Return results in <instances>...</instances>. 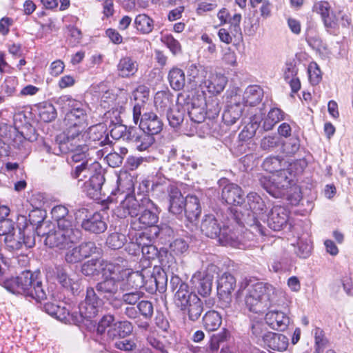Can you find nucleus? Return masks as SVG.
<instances>
[{
	"label": "nucleus",
	"mask_w": 353,
	"mask_h": 353,
	"mask_svg": "<svg viewBox=\"0 0 353 353\" xmlns=\"http://www.w3.org/2000/svg\"><path fill=\"white\" fill-rule=\"evenodd\" d=\"M37 212L32 211L29 214V222L33 225L37 224V234L46 236L45 243L50 248L60 250L69 249L81 239V231L77 228L73 215L65 205H59L52 209V219L57 224V228L54 231L49 229L50 223L44 221L42 217L37 221L32 219Z\"/></svg>",
	"instance_id": "1"
},
{
	"label": "nucleus",
	"mask_w": 353,
	"mask_h": 353,
	"mask_svg": "<svg viewBox=\"0 0 353 353\" xmlns=\"http://www.w3.org/2000/svg\"><path fill=\"white\" fill-rule=\"evenodd\" d=\"M238 294L244 297L245 307L250 312L263 314L279 303L282 291L271 284L245 278L240 283Z\"/></svg>",
	"instance_id": "2"
},
{
	"label": "nucleus",
	"mask_w": 353,
	"mask_h": 353,
	"mask_svg": "<svg viewBox=\"0 0 353 353\" xmlns=\"http://www.w3.org/2000/svg\"><path fill=\"white\" fill-rule=\"evenodd\" d=\"M283 159L269 157L263 163V168L272 175L261 176L259 179L261 185L266 191L275 198L288 197V188L292 179L288 176V170L282 167Z\"/></svg>",
	"instance_id": "3"
},
{
	"label": "nucleus",
	"mask_w": 353,
	"mask_h": 353,
	"mask_svg": "<svg viewBox=\"0 0 353 353\" xmlns=\"http://www.w3.org/2000/svg\"><path fill=\"white\" fill-rule=\"evenodd\" d=\"M247 205L249 210L246 214H242L241 216L235 215L236 223L239 225L250 227L243 234V237L250 238V235L256 237H263L265 235V228L261 223V221H265L266 216L265 204L262 198L255 192H250L247 196Z\"/></svg>",
	"instance_id": "4"
},
{
	"label": "nucleus",
	"mask_w": 353,
	"mask_h": 353,
	"mask_svg": "<svg viewBox=\"0 0 353 353\" xmlns=\"http://www.w3.org/2000/svg\"><path fill=\"white\" fill-rule=\"evenodd\" d=\"M3 287L13 294H23L40 302L47 298L41 279L30 271L22 272L19 276L3 281Z\"/></svg>",
	"instance_id": "5"
},
{
	"label": "nucleus",
	"mask_w": 353,
	"mask_h": 353,
	"mask_svg": "<svg viewBox=\"0 0 353 353\" xmlns=\"http://www.w3.org/2000/svg\"><path fill=\"white\" fill-rule=\"evenodd\" d=\"M86 128H80L79 125L65 126L63 137L61 135L58 137V140H60V152H71V159L75 163L91 155L88 145L85 143Z\"/></svg>",
	"instance_id": "6"
},
{
	"label": "nucleus",
	"mask_w": 353,
	"mask_h": 353,
	"mask_svg": "<svg viewBox=\"0 0 353 353\" xmlns=\"http://www.w3.org/2000/svg\"><path fill=\"white\" fill-rule=\"evenodd\" d=\"M200 228L201 232L206 236L212 239L218 237L223 245H230L239 249H245L251 246V244L248 245L245 242L243 235L239 236L234 232L229 230L228 228H222L213 214H207L203 218Z\"/></svg>",
	"instance_id": "7"
},
{
	"label": "nucleus",
	"mask_w": 353,
	"mask_h": 353,
	"mask_svg": "<svg viewBox=\"0 0 353 353\" xmlns=\"http://www.w3.org/2000/svg\"><path fill=\"white\" fill-rule=\"evenodd\" d=\"M56 103L65 112L64 117L65 126H88V107L79 101L72 99L69 95L59 97Z\"/></svg>",
	"instance_id": "8"
},
{
	"label": "nucleus",
	"mask_w": 353,
	"mask_h": 353,
	"mask_svg": "<svg viewBox=\"0 0 353 353\" xmlns=\"http://www.w3.org/2000/svg\"><path fill=\"white\" fill-rule=\"evenodd\" d=\"M117 190L114 194L125 193V199L115 210L117 216L121 219L130 216L132 219L139 216L142 208V198L137 199L134 196L130 194L133 191V184L130 179L122 180L119 178Z\"/></svg>",
	"instance_id": "9"
},
{
	"label": "nucleus",
	"mask_w": 353,
	"mask_h": 353,
	"mask_svg": "<svg viewBox=\"0 0 353 353\" xmlns=\"http://www.w3.org/2000/svg\"><path fill=\"white\" fill-rule=\"evenodd\" d=\"M122 268L117 265V259H111V263L105 265L102 274L103 281L96 285L98 294L103 298L110 299L112 298L120 290V272Z\"/></svg>",
	"instance_id": "10"
},
{
	"label": "nucleus",
	"mask_w": 353,
	"mask_h": 353,
	"mask_svg": "<svg viewBox=\"0 0 353 353\" xmlns=\"http://www.w3.org/2000/svg\"><path fill=\"white\" fill-rule=\"evenodd\" d=\"M143 105L135 103L132 109L133 121L139 124V129L153 136L159 134L163 129V122L154 112H144Z\"/></svg>",
	"instance_id": "11"
},
{
	"label": "nucleus",
	"mask_w": 353,
	"mask_h": 353,
	"mask_svg": "<svg viewBox=\"0 0 353 353\" xmlns=\"http://www.w3.org/2000/svg\"><path fill=\"white\" fill-rule=\"evenodd\" d=\"M159 221L157 206L147 196L142 197V208L136 218L132 219L130 225L135 230L155 225Z\"/></svg>",
	"instance_id": "12"
},
{
	"label": "nucleus",
	"mask_w": 353,
	"mask_h": 353,
	"mask_svg": "<svg viewBox=\"0 0 353 353\" xmlns=\"http://www.w3.org/2000/svg\"><path fill=\"white\" fill-rule=\"evenodd\" d=\"M117 265L122 268L120 275V290L123 292L139 290L143 287L144 276L141 272H134L128 268V262L122 257H117Z\"/></svg>",
	"instance_id": "13"
},
{
	"label": "nucleus",
	"mask_w": 353,
	"mask_h": 353,
	"mask_svg": "<svg viewBox=\"0 0 353 353\" xmlns=\"http://www.w3.org/2000/svg\"><path fill=\"white\" fill-rule=\"evenodd\" d=\"M87 213L88 210L85 208H81L74 213L76 222L83 219L81 227L83 230L94 234H100L106 230L107 224L101 213L95 212L90 216Z\"/></svg>",
	"instance_id": "14"
},
{
	"label": "nucleus",
	"mask_w": 353,
	"mask_h": 353,
	"mask_svg": "<svg viewBox=\"0 0 353 353\" xmlns=\"http://www.w3.org/2000/svg\"><path fill=\"white\" fill-rule=\"evenodd\" d=\"M170 285L174 294V303L181 310L186 308L188 303L192 301L193 296H197L196 294L190 292L188 283L176 275L172 276Z\"/></svg>",
	"instance_id": "15"
},
{
	"label": "nucleus",
	"mask_w": 353,
	"mask_h": 353,
	"mask_svg": "<svg viewBox=\"0 0 353 353\" xmlns=\"http://www.w3.org/2000/svg\"><path fill=\"white\" fill-rule=\"evenodd\" d=\"M101 301L97 296L94 288H88L84 301L79 304V309L81 316L86 319L95 317L101 305Z\"/></svg>",
	"instance_id": "16"
},
{
	"label": "nucleus",
	"mask_w": 353,
	"mask_h": 353,
	"mask_svg": "<svg viewBox=\"0 0 353 353\" xmlns=\"http://www.w3.org/2000/svg\"><path fill=\"white\" fill-rule=\"evenodd\" d=\"M80 165H77L72 168L70 175L72 179H77L79 182L88 180L90 176L94 172L100 170V164L87 156L85 159L81 160Z\"/></svg>",
	"instance_id": "17"
},
{
	"label": "nucleus",
	"mask_w": 353,
	"mask_h": 353,
	"mask_svg": "<svg viewBox=\"0 0 353 353\" xmlns=\"http://www.w3.org/2000/svg\"><path fill=\"white\" fill-rule=\"evenodd\" d=\"M227 82L228 79L223 74L209 72L200 88L203 93L207 91L212 95H216L223 91Z\"/></svg>",
	"instance_id": "18"
},
{
	"label": "nucleus",
	"mask_w": 353,
	"mask_h": 353,
	"mask_svg": "<svg viewBox=\"0 0 353 353\" xmlns=\"http://www.w3.org/2000/svg\"><path fill=\"white\" fill-rule=\"evenodd\" d=\"M85 139V143L88 145V147L93 148L103 146L110 142L105 125L102 123L90 127L86 132Z\"/></svg>",
	"instance_id": "19"
},
{
	"label": "nucleus",
	"mask_w": 353,
	"mask_h": 353,
	"mask_svg": "<svg viewBox=\"0 0 353 353\" xmlns=\"http://www.w3.org/2000/svg\"><path fill=\"white\" fill-rule=\"evenodd\" d=\"M127 139L131 141L139 151L146 150L154 141L153 136L134 128H130L128 130Z\"/></svg>",
	"instance_id": "20"
},
{
	"label": "nucleus",
	"mask_w": 353,
	"mask_h": 353,
	"mask_svg": "<svg viewBox=\"0 0 353 353\" xmlns=\"http://www.w3.org/2000/svg\"><path fill=\"white\" fill-rule=\"evenodd\" d=\"M289 219L288 210L282 206H274L268 217V226L275 230L279 231L287 225Z\"/></svg>",
	"instance_id": "21"
},
{
	"label": "nucleus",
	"mask_w": 353,
	"mask_h": 353,
	"mask_svg": "<svg viewBox=\"0 0 353 353\" xmlns=\"http://www.w3.org/2000/svg\"><path fill=\"white\" fill-rule=\"evenodd\" d=\"M4 243L7 248L11 251H17L23 246L30 248L34 245V239L32 236L25 235V232L19 229L18 234L15 232L4 238Z\"/></svg>",
	"instance_id": "22"
},
{
	"label": "nucleus",
	"mask_w": 353,
	"mask_h": 353,
	"mask_svg": "<svg viewBox=\"0 0 353 353\" xmlns=\"http://www.w3.org/2000/svg\"><path fill=\"white\" fill-rule=\"evenodd\" d=\"M213 275L204 272H196L191 279V283L198 293L206 296L210 294L212 290Z\"/></svg>",
	"instance_id": "23"
},
{
	"label": "nucleus",
	"mask_w": 353,
	"mask_h": 353,
	"mask_svg": "<svg viewBox=\"0 0 353 353\" xmlns=\"http://www.w3.org/2000/svg\"><path fill=\"white\" fill-rule=\"evenodd\" d=\"M104 181L102 168L100 166V170L94 172L88 180L83 182V191L90 197L97 196L100 193Z\"/></svg>",
	"instance_id": "24"
},
{
	"label": "nucleus",
	"mask_w": 353,
	"mask_h": 353,
	"mask_svg": "<svg viewBox=\"0 0 353 353\" xmlns=\"http://www.w3.org/2000/svg\"><path fill=\"white\" fill-rule=\"evenodd\" d=\"M221 197L225 203L230 205H239L244 201L242 189L234 183H228L224 186Z\"/></svg>",
	"instance_id": "25"
},
{
	"label": "nucleus",
	"mask_w": 353,
	"mask_h": 353,
	"mask_svg": "<svg viewBox=\"0 0 353 353\" xmlns=\"http://www.w3.org/2000/svg\"><path fill=\"white\" fill-rule=\"evenodd\" d=\"M265 321L274 330H285L289 323V317L283 312L279 310H270L265 314Z\"/></svg>",
	"instance_id": "26"
},
{
	"label": "nucleus",
	"mask_w": 353,
	"mask_h": 353,
	"mask_svg": "<svg viewBox=\"0 0 353 353\" xmlns=\"http://www.w3.org/2000/svg\"><path fill=\"white\" fill-rule=\"evenodd\" d=\"M54 274L57 281L65 289L72 291L73 294L79 288V284L77 279L68 275L67 270L62 265L55 267Z\"/></svg>",
	"instance_id": "27"
},
{
	"label": "nucleus",
	"mask_w": 353,
	"mask_h": 353,
	"mask_svg": "<svg viewBox=\"0 0 353 353\" xmlns=\"http://www.w3.org/2000/svg\"><path fill=\"white\" fill-rule=\"evenodd\" d=\"M204 99H191V102L188 103L186 105V110L190 119L194 123H202L206 116L205 108L203 107Z\"/></svg>",
	"instance_id": "28"
},
{
	"label": "nucleus",
	"mask_w": 353,
	"mask_h": 353,
	"mask_svg": "<svg viewBox=\"0 0 353 353\" xmlns=\"http://www.w3.org/2000/svg\"><path fill=\"white\" fill-rule=\"evenodd\" d=\"M169 211L173 214L181 216L184 211L185 199L177 188H170L169 190Z\"/></svg>",
	"instance_id": "29"
},
{
	"label": "nucleus",
	"mask_w": 353,
	"mask_h": 353,
	"mask_svg": "<svg viewBox=\"0 0 353 353\" xmlns=\"http://www.w3.org/2000/svg\"><path fill=\"white\" fill-rule=\"evenodd\" d=\"M139 64L131 57L125 56L120 59L117 65V74L122 78L134 76L138 71Z\"/></svg>",
	"instance_id": "30"
},
{
	"label": "nucleus",
	"mask_w": 353,
	"mask_h": 353,
	"mask_svg": "<svg viewBox=\"0 0 353 353\" xmlns=\"http://www.w3.org/2000/svg\"><path fill=\"white\" fill-rule=\"evenodd\" d=\"M235 97L223 113V121L227 125H232L241 117L243 112V105L241 102L237 101Z\"/></svg>",
	"instance_id": "31"
},
{
	"label": "nucleus",
	"mask_w": 353,
	"mask_h": 353,
	"mask_svg": "<svg viewBox=\"0 0 353 353\" xmlns=\"http://www.w3.org/2000/svg\"><path fill=\"white\" fill-rule=\"evenodd\" d=\"M263 97V90L256 85H249L243 92V106H255L259 104Z\"/></svg>",
	"instance_id": "32"
},
{
	"label": "nucleus",
	"mask_w": 353,
	"mask_h": 353,
	"mask_svg": "<svg viewBox=\"0 0 353 353\" xmlns=\"http://www.w3.org/2000/svg\"><path fill=\"white\" fill-rule=\"evenodd\" d=\"M111 260L106 261L101 259H92L85 262L81 267V272L85 276H94L100 273L103 274V268L110 263Z\"/></svg>",
	"instance_id": "33"
},
{
	"label": "nucleus",
	"mask_w": 353,
	"mask_h": 353,
	"mask_svg": "<svg viewBox=\"0 0 353 353\" xmlns=\"http://www.w3.org/2000/svg\"><path fill=\"white\" fill-rule=\"evenodd\" d=\"M183 212L189 221L194 222L197 220L201 212V208L199 200L196 196L188 195L186 196Z\"/></svg>",
	"instance_id": "34"
},
{
	"label": "nucleus",
	"mask_w": 353,
	"mask_h": 353,
	"mask_svg": "<svg viewBox=\"0 0 353 353\" xmlns=\"http://www.w3.org/2000/svg\"><path fill=\"white\" fill-rule=\"evenodd\" d=\"M263 346H267L273 350L284 351L288 347V338L283 334L270 332Z\"/></svg>",
	"instance_id": "35"
},
{
	"label": "nucleus",
	"mask_w": 353,
	"mask_h": 353,
	"mask_svg": "<svg viewBox=\"0 0 353 353\" xmlns=\"http://www.w3.org/2000/svg\"><path fill=\"white\" fill-rule=\"evenodd\" d=\"M187 74L192 86L201 88L208 72L203 66L192 63L188 68Z\"/></svg>",
	"instance_id": "36"
},
{
	"label": "nucleus",
	"mask_w": 353,
	"mask_h": 353,
	"mask_svg": "<svg viewBox=\"0 0 353 353\" xmlns=\"http://www.w3.org/2000/svg\"><path fill=\"white\" fill-rule=\"evenodd\" d=\"M133 330L132 324L128 321H118L112 324V326L107 331L110 339L125 338L130 334Z\"/></svg>",
	"instance_id": "37"
},
{
	"label": "nucleus",
	"mask_w": 353,
	"mask_h": 353,
	"mask_svg": "<svg viewBox=\"0 0 353 353\" xmlns=\"http://www.w3.org/2000/svg\"><path fill=\"white\" fill-rule=\"evenodd\" d=\"M168 78L171 88L174 90H181L185 85V73L179 68H172L168 72Z\"/></svg>",
	"instance_id": "38"
},
{
	"label": "nucleus",
	"mask_w": 353,
	"mask_h": 353,
	"mask_svg": "<svg viewBox=\"0 0 353 353\" xmlns=\"http://www.w3.org/2000/svg\"><path fill=\"white\" fill-rule=\"evenodd\" d=\"M251 337L256 343L261 346L267 339L266 336L270 332L267 331L265 325L262 321L252 322L250 326Z\"/></svg>",
	"instance_id": "39"
},
{
	"label": "nucleus",
	"mask_w": 353,
	"mask_h": 353,
	"mask_svg": "<svg viewBox=\"0 0 353 353\" xmlns=\"http://www.w3.org/2000/svg\"><path fill=\"white\" fill-rule=\"evenodd\" d=\"M205 329L209 332L218 330L222 323V318L219 312L214 310L207 312L203 317Z\"/></svg>",
	"instance_id": "40"
},
{
	"label": "nucleus",
	"mask_w": 353,
	"mask_h": 353,
	"mask_svg": "<svg viewBox=\"0 0 353 353\" xmlns=\"http://www.w3.org/2000/svg\"><path fill=\"white\" fill-rule=\"evenodd\" d=\"M306 41L311 48L319 52L323 57H327L330 54L326 46L323 43V41L317 34L308 31L306 34Z\"/></svg>",
	"instance_id": "41"
},
{
	"label": "nucleus",
	"mask_w": 353,
	"mask_h": 353,
	"mask_svg": "<svg viewBox=\"0 0 353 353\" xmlns=\"http://www.w3.org/2000/svg\"><path fill=\"white\" fill-rule=\"evenodd\" d=\"M182 310L187 312L190 320L195 321L199 319L203 312V302L197 296H193L192 301L188 303L186 308Z\"/></svg>",
	"instance_id": "42"
},
{
	"label": "nucleus",
	"mask_w": 353,
	"mask_h": 353,
	"mask_svg": "<svg viewBox=\"0 0 353 353\" xmlns=\"http://www.w3.org/2000/svg\"><path fill=\"white\" fill-rule=\"evenodd\" d=\"M236 279L229 272L223 273L218 280V290L224 294H230L236 287Z\"/></svg>",
	"instance_id": "43"
},
{
	"label": "nucleus",
	"mask_w": 353,
	"mask_h": 353,
	"mask_svg": "<svg viewBox=\"0 0 353 353\" xmlns=\"http://www.w3.org/2000/svg\"><path fill=\"white\" fill-rule=\"evenodd\" d=\"M283 119L284 113L281 109L272 108L263 121V128L265 131L271 130L277 123Z\"/></svg>",
	"instance_id": "44"
},
{
	"label": "nucleus",
	"mask_w": 353,
	"mask_h": 353,
	"mask_svg": "<svg viewBox=\"0 0 353 353\" xmlns=\"http://www.w3.org/2000/svg\"><path fill=\"white\" fill-rule=\"evenodd\" d=\"M137 30L143 34L151 32L154 28L153 20L145 14H138L134 20Z\"/></svg>",
	"instance_id": "45"
},
{
	"label": "nucleus",
	"mask_w": 353,
	"mask_h": 353,
	"mask_svg": "<svg viewBox=\"0 0 353 353\" xmlns=\"http://www.w3.org/2000/svg\"><path fill=\"white\" fill-rule=\"evenodd\" d=\"M185 111L183 108H180L179 106L170 108L167 113L170 125L173 128L179 126L184 119Z\"/></svg>",
	"instance_id": "46"
},
{
	"label": "nucleus",
	"mask_w": 353,
	"mask_h": 353,
	"mask_svg": "<svg viewBox=\"0 0 353 353\" xmlns=\"http://www.w3.org/2000/svg\"><path fill=\"white\" fill-rule=\"evenodd\" d=\"M306 167V165L305 164V162L303 161H297L294 163L290 164L288 165V169H285V170H288V176L290 179H292V183L291 184L290 188H288V197H286L288 199H290V192L296 189V188H294L293 185H294V178L299 174H301L305 168Z\"/></svg>",
	"instance_id": "47"
},
{
	"label": "nucleus",
	"mask_w": 353,
	"mask_h": 353,
	"mask_svg": "<svg viewBox=\"0 0 353 353\" xmlns=\"http://www.w3.org/2000/svg\"><path fill=\"white\" fill-rule=\"evenodd\" d=\"M39 116L44 122H50L57 117V111L50 103H44L39 107Z\"/></svg>",
	"instance_id": "48"
},
{
	"label": "nucleus",
	"mask_w": 353,
	"mask_h": 353,
	"mask_svg": "<svg viewBox=\"0 0 353 353\" xmlns=\"http://www.w3.org/2000/svg\"><path fill=\"white\" fill-rule=\"evenodd\" d=\"M130 246L134 248V252L132 254H137V252L141 251L143 256L148 260L154 259L158 253L157 249L152 245H144L140 248L139 245L132 243Z\"/></svg>",
	"instance_id": "49"
},
{
	"label": "nucleus",
	"mask_w": 353,
	"mask_h": 353,
	"mask_svg": "<svg viewBox=\"0 0 353 353\" xmlns=\"http://www.w3.org/2000/svg\"><path fill=\"white\" fill-rule=\"evenodd\" d=\"M309 81L313 85H318L322 80V72L316 62H310L307 67Z\"/></svg>",
	"instance_id": "50"
},
{
	"label": "nucleus",
	"mask_w": 353,
	"mask_h": 353,
	"mask_svg": "<svg viewBox=\"0 0 353 353\" xmlns=\"http://www.w3.org/2000/svg\"><path fill=\"white\" fill-rule=\"evenodd\" d=\"M126 241V237L124 234L114 232L110 234L106 240V243L109 248L113 250L121 248Z\"/></svg>",
	"instance_id": "51"
},
{
	"label": "nucleus",
	"mask_w": 353,
	"mask_h": 353,
	"mask_svg": "<svg viewBox=\"0 0 353 353\" xmlns=\"http://www.w3.org/2000/svg\"><path fill=\"white\" fill-rule=\"evenodd\" d=\"M312 245L311 243L303 239H299L296 245L294 246V252L300 258L306 259L311 253Z\"/></svg>",
	"instance_id": "52"
},
{
	"label": "nucleus",
	"mask_w": 353,
	"mask_h": 353,
	"mask_svg": "<svg viewBox=\"0 0 353 353\" xmlns=\"http://www.w3.org/2000/svg\"><path fill=\"white\" fill-rule=\"evenodd\" d=\"M203 107L205 108L206 115L212 118L218 116L221 110L219 99L216 97L210 98L208 101L204 99Z\"/></svg>",
	"instance_id": "53"
},
{
	"label": "nucleus",
	"mask_w": 353,
	"mask_h": 353,
	"mask_svg": "<svg viewBox=\"0 0 353 353\" xmlns=\"http://www.w3.org/2000/svg\"><path fill=\"white\" fill-rule=\"evenodd\" d=\"M150 90L145 85L138 86L132 92L133 99L137 101L136 103L143 105V110H144L145 101L149 97Z\"/></svg>",
	"instance_id": "54"
},
{
	"label": "nucleus",
	"mask_w": 353,
	"mask_h": 353,
	"mask_svg": "<svg viewBox=\"0 0 353 353\" xmlns=\"http://www.w3.org/2000/svg\"><path fill=\"white\" fill-rule=\"evenodd\" d=\"M281 143V139L278 135H269L264 137L260 143L263 150L269 151L278 147Z\"/></svg>",
	"instance_id": "55"
},
{
	"label": "nucleus",
	"mask_w": 353,
	"mask_h": 353,
	"mask_svg": "<svg viewBox=\"0 0 353 353\" xmlns=\"http://www.w3.org/2000/svg\"><path fill=\"white\" fill-rule=\"evenodd\" d=\"M154 104L157 108L163 110L170 108L171 99L168 93L159 92L154 97Z\"/></svg>",
	"instance_id": "56"
},
{
	"label": "nucleus",
	"mask_w": 353,
	"mask_h": 353,
	"mask_svg": "<svg viewBox=\"0 0 353 353\" xmlns=\"http://www.w3.org/2000/svg\"><path fill=\"white\" fill-rule=\"evenodd\" d=\"M339 15L336 16L334 13L323 19V24L329 33L336 34L338 32L339 28Z\"/></svg>",
	"instance_id": "57"
},
{
	"label": "nucleus",
	"mask_w": 353,
	"mask_h": 353,
	"mask_svg": "<svg viewBox=\"0 0 353 353\" xmlns=\"http://www.w3.org/2000/svg\"><path fill=\"white\" fill-rule=\"evenodd\" d=\"M161 40L170 49L174 55L181 52V45L179 42L172 37V35H162Z\"/></svg>",
	"instance_id": "58"
},
{
	"label": "nucleus",
	"mask_w": 353,
	"mask_h": 353,
	"mask_svg": "<svg viewBox=\"0 0 353 353\" xmlns=\"http://www.w3.org/2000/svg\"><path fill=\"white\" fill-rule=\"evenodd\" d=\"M122 295L121 301L128 305L136 304L144 295L140 290L125 291Z\"/></svg>",
	"instance_id": "59"
},
{
	"label": "nucleus",
	"mask_w": 353,
	"mask_h": 353,
	"mask_svg": "<svg viewBox=\"0 0 353 353\" xmlns=\"http://www.w3.org/2000/svg\"><path fill=\"white\" fill-rule=\"evenodd\" d=\"M67 250L68 251L65 254V260L67 263L74 264L83 260L79 246H76Z\"/></svg>",
	"instance_id": "60"
},
{
	"label": "nucleus",
	"mask_w": 353,
	"mask_h": 353,
	"mask_svg": "<svg viewBox=\"0 0 353 353\" xmlns=\"http://www.w3.org/2000/svg\"><path fill=\"white\" fill-rule=\"evenodd\" d=\"M15 148L23 150V153L28 154L30 151V145L28 139L21 133L17 134L13 139Z\"/></svg>",
	"instance_id": "61"
},
{
	"label": "nucleus",
	"mask_w": 353,
	"mask_h": 353,
	"mask_svg": "<svg viewBox=\"0 0 353 353\" xmlns=\"http://www.w3.org/2000/svg\"><path fill=\"white\" fill-rule=\"evenodd\" d=\"M137 308L144 319L148 320L152 318L154 312V308L150 301H141L139 302Z\"/></svg>",
	"instance_id": "62"
},
{
	"label": "nucleus",
	"mask_w": 353,
	"mask_h": 353,
	"mask_svg": "<svg viewBox=\"0 0 353 353\" xmlns=\"http://www.w3.org/2000/svg\"><path fill=\"white\" fill-rule=\"evenodd\" d=\"M188 245L182 239H177L173 241L170 245L171 253L174 255H179L188 250Z\"/></svg>",
	"instance_id": "63"
},
{
	"label": "nucleus",
	"mask_w": 353,
	"mask_h": 353,
	"mask_svg": "<svg viewBox=\"0 0 353 353\" xmlns=\"http://www.w3.org/2000/svg\"><path fill=\"white\" fill-rule=\"evenodd\" d=\"M315 352L314 353H321L325 347L327 341L324 336L323 331L320 328L314 330Z\"/></svg>",
	"instance_id": "64"
}]
</instances>
